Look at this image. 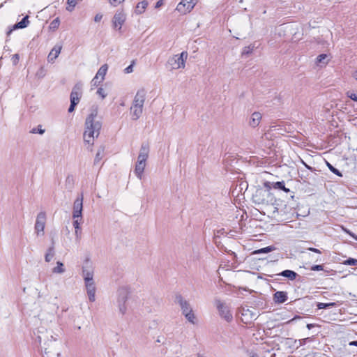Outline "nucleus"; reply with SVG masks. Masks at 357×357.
<instances>
[{
    "label": "nucleus",
    "mask_w": 357,
    "mask_h": 357,
    "mask_svg": "<svg viewBox=\"0 0 357 357\" xmlns=\"http://www.w3.org/2000/svg\"><path fill=\"white\" fill-rule=\"evenodd\" d=\"M217 308L218 309L220 315L225 319L227 322H229L232 320L233 316L228 307L225 303L218 301L217 302Z\"/></svg>",
    "instance_id": "nucleus-14"
},
{
    "label": "nucleus",
    "mask_w": 357,
    "mask_h": 357,
    "mask_svg": "<svg viewBox=\"0 0 357 357\" xmlns=\"http://www.w3.org/2000/svg\"><path fill=\"white\" fill-rule=\"evenodd\" d=\"M282 190L284 191L285 192H290V190L289 188H287L285 186L284 188L282 189Z\"/></svg>",
    "instance_id": "nucleus-57"
},
{
    "label": "nucleus",
    "mask_w": 357,
    "mask_h": 357,
    "mask_svg": "<svg viewBox=\"0 0 357 357\" xmlns=\"http://www.w3.org/2000/svg\"><path fill=\"white\" fill-rule=\"evenodd\" d=\"M261 117L259 112L252 113L249 120V125L252 128H256L259 124Z\"/></svg>",
    "instance_id": "nucleus-17"
},
{
    "label": "nucleus",
    "mask_w": 357,
    "mask_h": 357,
    "mask_svg": "<svg viewBox=\"0 0 357 357\" xmlns=\"http://www.w3.org/2000/svg\"><path fill=\"white\" fill-rule=\"evenodd\" d=\"M66 269L64 268V265L61 261L56 262V266L52 268L53 273H59L62 274L65 272Z\"/></svg>",
    "instance_id": "nucleus-27"
},
{
    "label": "nucleus",
    "mask_w": 357,
    "mask_h": 357,
    "mask_svg": "<svg viewBox=\"0 0 357 357\" xmlns=\"http://www.w3.org/2000/svg\"><path fill=\"white\" fill-rule=\"evenodd\" d=\"M272 186L273 188L275 189H279V190H282L283 188H284V181H277V182H274V183H272Z\"/></svg>",
    "instance_id": "nucleus-33"
},
{
    "label": "nucleus",
    "mask_w": 357,
    "mask_h": 357,
    "mask_svg": "<svg viewBox=\"0 0 357 357\" xmlns=\"http://www.w3.org/2000/svg\"><path fill=\"white\" fill-rule=\"evenodd\" d=\"M176 303L180 306L181 313L185 318L191 324H196V316L190 303L185 300L181 294L176 296Z\"/></svg>",
    "instance_id": "nucleus-4"
},
{
    "label": "nucleus",
    "mask_w": 357,
    "mask_h": 357,
    "mask_svg": "<svg viewBox=\"0 0 357 357\" xmlns=\"http://www.w3.org/2000/svg\"><path fill=\"white\" fill-rule=\"evenodd\" d=\"M354 77L357 80V70L354 73Z\"/></svg>",
    "instance_id": "nucleus-58"
},
{
    "label": "nucleus",
    "mask_w": 357,
    "mask_h": 357,
    "mask_svg": "<svg viewBox=\"0 0 357 357\" xmlns=\"http://www.w3.org/2000/svg\"><path fill=\"white\" fill-rule=\"evenodd\" d=\"M305 166L306 167V168H307L308 169L312 171L313 170V168L309 165H307L306 163H304Z\"/></svg>",
    "instance_id": "nucleus-56"
},
{
    "label": "nucleus",
    "mask_w": 357,
    "mask_h": 357,
    "mask_svg": "<svg viewBox=\"0 0 357 357\" xmlns=\"http://www.w3.org/2000/svg\"><path fill=\"white\" fill-rule=\"evenodd\" d=\"M126 20V15L124 12L123 10H117L112 18L113 28L120 31Z\"/></svg>",
    "instance_id": "nucleus-12"
},
{
    "label": "nucleus",
    "mask_w": 357,
    "mask_h": 357,
    "mask_svg": "<svg viewBox=\"0 0 357 357\" xmlns=\"http://www.w3.org/2000/svg\"><path fill=\"white\" fill-rule=\"evenodd\" d=\"M82 275L84 282L94 281L93 272L92 271L86 270L85 268H83Z\"/></svg>",
    "instance_id": "nucleus-23"
},
{
    "label": "nucleus",
    "mask_w": 357,
    "mask_h": 357,
    "mask_svg": "<svg viewBox=\"0 0 357 357\" xmlns=\"http://www.w3.org/2000/svg\"><path fill=\"white\" fill-rule=\"evenodd\" d=\"M310 269L314 271H322V270H324V266L323 265H313L311 266Z\"/></svg>",
    "instance_id": "nucleus-42"
},
{
    "label": "nucleus",
    "mask_w": 357,
    "mask_h": 357,
    "mask_svg": "<svg viewBox=\"0 0 357 357\" xmlns=\"http://www.w3.org/2000/svg\"><path fill=\"white\" fill-rule=\"evenodd\" d=\"M326 165H327V167H328V169H330V171L332 172L333 174H335V175L340 176V177L342 176V173L337 169L334 167L331 163H329L328 162H326Z\"/></svg>",
    "instance_id": "nucleus-29"
},
{
    "label": "nucleus",
    "mask_w": 357,
    "mask_h": 357,
    "mask_svg": "<svg viewBox=\"0 0 357 357\" xmlns=\"http://www.w3.org/2000/svg\"><path fill=\"white\" fill-rule=\"evenodd\" d=\"M128 298V291L126 288H121L118 291V305L119 311L122 314H124L126 312V303Z\"/></svg>",
    "instance_id": "nucleus-8"
},
{
    "label": "nucleus",
    "mask_w": 357,
    "mask_h": 357,
    "mask_svg": "<svg viewBox=\"0 0 357 357\" xmlns=\"http://www.w3.org/2000/svg\"><path fill=\"white\" fill-rule=\"evenodd\" d=\"M36 342H38L40 346H41V343H42V337L38 335L36 339Z\"/></svg>",
    "instance_id": "nucleus-51"
},
{
    "label": "nucleus",
    "mask_w": 357,
    "mask_h": 357,
    "mask_svg": "<svg viewBox=\"0 0 357 357\" xmlns=\"http://www.w3.org/2000/svg\"><path fill=\"white\" fill-rule=\"evenodd\" d=\"M349 344L350 346H356V347H357V341H356V340L355 341H351V342H349Z\"/></svg>",
    "instance_id": "nucleus-53"
},
{
    "label": "nucleus",
    "mask_w": 357,
    "mask_h": 357,
    "mask_svg": "<svg viewBox=\"0 0 357 357\" xmlns=\"http://www.w3.org/2000/svg\"><path fill=\"white\" fill-rule=\"evenodd\" d=\"M273 199V196L269 190L257 189L252 195V200L256 204H268Z\"/></svg>",
    "instance_id": "nucleus-6"
},
{
    "label": "nucleus",
    "mask_w": 357,
    "mask_h": 357,
    "mask_svg": "<svg viewBox=\"0 0 357 357\" xmlns=\"http://www.w3.org/2000/svg\"><path fill=\"white\" fill-rule=\"evenodd\" d=\"M79 225L80 222H79L78 218L75 219V220L73 221V226L75 229H79Z\"/></svg>",
    "instance_id": "nucleus-44"
},
{
    "label": "nucleus",
    "mask_w": 357,
    "mask_h": 357,
    "mask_svg": "<svg viewBox=\"0 0 357 357\" xmlns=\"http://www.w3.org/2000/svg\"><path fill=\"white\" fill-rule=\"evenodd\" d=\"M102 18V15L101 14H96V16L94 17V21L96 22H100Z\"/></svg>",
    "instance_id": "nucleus-45"
},
{
    "label": "nucleus",
    "mask_w": 357,
    "mask_h": 357,
    "mask_svg": "<svg viewBox=\"0 0 357 357\" xmlns=\"http://www.w3.org/2000/svg\"><path fill=\"white\" fill-rule=\"evenodd\" d=\"M82 82H77L73 86L70 96V105L68 108V112H73L77 105L79 102L82 96Z\"/></svg>",
    "instance_id": "nucleus-5"
},
{
    "label": "nucleus",
    "mask_w": 357,
    "mask_h": 357,
    "mask_svg": "<svg viewBox=\"0 0 357 357\" xmlns=\"http://www.w3.org/2000/svg\"><path fill=\"white\" fill-rule=\"evenodd\" d=\"M301 319V317L300 316H295L294 318H292L291 319H290L288 323H291L293 321H294L296 319Z\"/></svg>",
    "instance_id": "nucleus-52"
},
{
    "label": "nucleus",
    "mask_w": 357,
    "mask_h": 357,
    "mask_svg": "<svg viewBox=\"0 0 357 357\" xmlns=\"http://www.w3.org/2000/svg\"><path fill=\"white\" fill-rule=\"evenodd\" d=\"M73 178L72 176H68L66 178V183L70 184V183H73Z\"/></svg>",
    "instance_id": "nucleus-48"
},
{
    "label": "nucleus",
    "mask_w": 357,
    "mask_h": 357,
    "mask_svg": "<svg viewBox=\"0 0 357 357\" xmlns=\"http://www.w3.org/2000/svg\"><path fill=\"white\" fill-rule=\"evenodd\" d=\"M97 93L101 96V98L103 99L107 96V93H105V90L102 88H99L97 90Z\"/></svg>",
    "instance_id": "nucleus-40"
},
{
    "label": "nucleus",
    "mask_w": 357,
    "mask_h": 357,
    "mask_svg": "<svg viewBox=\"0 0 357 357\" xmlns=\"http://www.w3.org/2000/svg\"><path fill=\"white\" fill-rule=\"evenodd\" d=\"M145 99L146 91L144 89L138 90L130 107V112L133 120H137L142 114Z\"/></svg>",
    "instance_id": "nucleus-3"
},
{
    "label": "nucleus",
    "mask_w": 357,
    "mask_h": 357,
    "mask_svg": "<svg viewBox=\"0 0 357 357\" xmlns=\"http://www.w3.org/2000/svg\"><path fill=\"white\" fill-rule=\"evenodd\" d=\"M328 56L326 54H321L317 57V63H324L326 64V61L325 60L327 59Z\"/></svg>",
    "instance_id": "nucleus-35"
},
{
    "label": "nucleus",
    "mask_w": 357,
    "mask_h": 357,
    "mask_svg": "<svg viewBox=\"0 0 357 357\" xmlns=\"http://www.w3.org/2000/svg\"><path fill=\"white\" fill-rule=\"evenodd\" d=\"M103 80H101L100 78L98 77V76H95L91 81V83L93 86H98Z\"/></svg>",
    "instance_id": "nucleus-36"
},
{
    "label": "nucleus",
    "mask_w": 357,
    "mask_h": 357,
    "mask_svg": "<svg viewBox=\"0 0 357 357\" xmlns=\"http://www.w3.org/2000/svg\"><path fill=\"white\" fill-rule=\"evenodd\" d=\"M336 304L335 303H317V307L318 309H326L331 307H334Z\"/></svg>",
    "instance_id": "nucleus-28"
},
{
    "label": "nucleus",
    "mask_w": 357,
    "mask_h": 357,
    "mask_svg": "<svg viewBox=\"0 0 357 357\" xmlns=\"http://www.w3.org/2000/svg\"><path fill=\"white\" fill-rule=\"evenodd\" d=\"M125 0H109L110 4L114 7L119 6L120 3L123 2Z\"/></svg>",
    "instance_id": "nucleus-43"
},
{
    "label": "nucleus",
    "mask_w": 357,
    "mask_h": 357,
    "mask_svg": "<svg viewBox=\"0 0 357 357\" xmlns=\"http://www.w3.org/2000/svg\"><path fill=\"white\" fill-rule=\"evenodd\" d=\"M188 57L187 52H182L180 54H176L168 59L167 63L172 70L184 68L185 61Z\"/></svg>",
    "instance_id": "nucleus-7"
},
{
    "label": "nucleus",
    "mask_w": 357,
    "mask_h": 357,
    "mask_svg": "<svg viewBox=\"0 0 357 357\" xmlns=\"http://www.w3.org/2000/svg\"><path fill=\"white\" fill-rule=\"evenodd\" d=\"M82 209H83V195L77 197L73 204V219L80 218L82 219Z\"/></svg>",
    "instance_id": "nucleus-13"
},
{
    "label": "nucleus",
    "mask_w": 357,
    "mask_h": 357,
    "mask_svg": "<svg viewBox=\"0 0 357 357\" xmlns=\"http://www.w3.org/2000/svg\"><path fill=\"white\" fill-rule=\"evenodd\" d=\"M12 62L13 65H17L20 60V55L18 54H15L12 56Z\"/></svg>",
    "instance_id": "nucleus-39"
},
{
    "label": "nucleus",
    "mask_w": 357,
    "mask_h": 357,
    "mask_svg": "<svg viewBox=\"0 0 357 357\" xmlns=\"http://www.w3.org/2000/svg\"><path fill=\"white\" fill-rule=\"evenodd\" d=\"M163 4V1L162 0H159L156 2L155 3V8H160L162 5Z\"/></svg>",
    "instance_id": "nucleus-47"
},
{
    "label": "nucleus",
    "mask_w": 357,
    "mask_h": 357,
    "mask_svg": "<svg viewBox=\"0 0 357 357\" xmlns=\"http://www.w3.org/2000/svg\"><path fill=\"white\" fill-rule=\"evenodd\" d=\"M254 48H255V46L252 45H250L249 46H247V47H245L243 49L242 55L243 56L249 55L250 54H251Z\"/></svg>",
    "instance_id": "nucleus-30"
},
{
    "label": "nucleus",
    "mask_w": 357,
    "mask_h": 357,
    "mask_svg": "<svg viewBox=\"0 0 357 357\" xmlns=\"http://www.w3.org/2000/svg\"><path fill=\"white\" fill-rule=\"evenodd\" d=\"M342 230L349 236H351L353 238H354L356 241H357V235H356L354 233L351 231L349 229L342 227Z\"/></svg>",
    "instance_id": "nucleus-38"
},
{
    "label": "nucleus",
    "mask_w": 357,
    "mask_h": 357,
    "mask_svg": "<svg viewBox=\"0 0 357 357\" xmlns=\"http://www.w3.org/2000/svg\"><path fill=\"white\" fill-rule=\"evenodd\" d=\"M107 70L108 66L107 64H104L99 68L96 75L100 78L101 80H104Z\"/></svg>",
    "instance_id": "nucleus-26"
},
{
    "label": "nucleus",
    "mask_w": 357,
    "mask_h": 357,
    "mask_svg": "<svg viewBox=\"0 0 357 357\" xmlns=\"http://www.w3.org/2000/svg\"><path fill=\"white\" fill-rule=\"evenodd\" d=\"M29 24V16L28 15H26L25 17H24L22 18V20L16 23L15 24H14V26H13V29H10L8 32V34H10L13 30H15V29H24V28H26Z\"/></svg>",
    "instance_id": "nucleus-18"
},
{
    "label": "nucleus",
    "mask_w": 357,
    "mask_h": 357,
    "mask_svg": "<svg viewBox=\"0 0 357 357\" xmlns=\"http://www.w3.org/2000/svg\"><path fill=\"white\" fill-rule=\"evenodd\" d=\"M278 275L287 278L289 280L293 281V280H296V278L298 276V274L294 271L287 269V270H284V271H282L281 273H280L278 274Z\"/></svg>",
    "instance_id": "nucleus-20"
},
{
    "label": "nucleus",
    "mask_w": 357,
    "mask_h": 357,
    "mask_svg": "<svg viewBox=\"0 0 357 357\" xmlns=\"http://www.w3.org/2000/svg\"><path fill=\"white\" fill-rule=\"evenodd\" d=\"M344 265L347 266H357V259L354 258H349L347 260L344 261L342 263Z\"/></svg>",
    "instance_id": "nucleus-32"
},
{
    "label": "nucleus",
    "mask_w": 357,
    "mask_h": 357,
    "mask_svg": "<svg viewBox=\"0 0 357 357\" xmlns=\"http://www.w3.org/2000/svg\"><path fill=\"white\" fill-rule=\"evenodd\" d=\"M46 222V213L44 211L38 213L34 226L35 231L38 236L44 234V229Z\"/></svg>",
    "instance_id": "nucleus-9"
},
{
    "label": "nucleus",
    "mask_w": 357,
    "mask_h": 357,
    "mask_svg": "<svg viewBox=\"0 0 357 357\" xmlns=\"http://www.w3.org/2000/svg\"><path fill=\"white\" fill-rule=\"evenodd\" d=\"M196 3L197 0H181L176 10L181 14H186L193 9Z\"/></svg>",
    "instance_id": "nucleus-10"
},
{
    "label": "nucleus",
    "mask_w": 357,
    "mask_h": 357,
    "mask_svg": "<svg viewBox=\"0 0 357 357\" xmlns=\"http://www.w3.org/2000/svg\"><path fill=\"white\" fill-rule=\"evenodd\" d=\"M270 184H271L270 183L266 182V183H265V186L268 187V188H270V186H269Z\"/></svg>",
    "instance_id": "nucleus-59"
},
{
    "label": "nucleus",
    "mask_w": 357,
    "mask_h": 357,
    "mask_svg": "<svg viewBox=\"0 0 357 357\" xmlns=\"http://www.w3.org/2000/svg\"><path fill=\"white\" fill-rule=\"evenodd\" d=\"M308 250L312 251L315 253H319V254L321 253V251L319 250L314 248H309Z\"/></svg>",
    "instance_id": "nucleus-49"
},
{
    "label": "nucleus",
    "mask_w": 357,
    "mask_h": 357,
    "mask_svg": "<svg viewBox=\"0 0 357 357\" xmlns=\"http://www.w3.org/2000/svg\"><path fill=\"white\" fill-rule=\"evenodd\" d=\"M41 348H42V349H44V352H45V354H48V353L50 352V351H47V349H48V348H47V347H42V346H41Z\"/></svg>",
    "instance_id": "nucleus-55"
},
{
    "label": "nucleus",
    "mask_w": 357,
    "mask_h": 357,
    "mask_svg": "<svg viewBox=\"0 0 357 357\" xmlns=\"http://www.w3.org/2000/svg\"><path fill=\"white\" fill-rule=\"evenodd\" d=\"M306 326H307V328L309 330H310L311 328H312L313 327H314V324H307Z\"/></svg>",
    "instance_id": "nucleus-54"
},
{
    "label": "nucleus",
    "mask_w": 357,
    "mask_h": 357,
    "mask_svg": "<svg viewBox=\"0 0 357 357\" xmlns=\"http://www.w3.org/2000/svg\"><path fill=\"white\" fill-rule=\"evenodd\" d=\"M347 96L352 100L357 102V93L347 92Z\"/></svg>",
    "instance_id": "nucleus-41"
},
{
    "label": "nucleus",
    "mask_w": 357,
    "mask_h": 357,
    "mask_svg": "<svg viewBox=\"0 0 357 357\" xmlns=\"http://www.w3.org/2000/svg\"><path fill=\"white\" fill-rule=\"evenodd\" d=\"M105 153V147L101 146L99 147L94 159V164H98L103 158Z\"/></svg>",
    "instance_id": "nucleus-24"
},
{
    "label": "nucleus",
    "mask_w": 357,
    "mask_h": 357,
    "mask_svg": "<svg viewBox=\"0 0 357 357\" xmlns=\"http://www.w3.org/2000/svg\"><path fill=\"white\" fill-rule=\"evenodd\" d=\"M61 50V46L55 45L53 49L51 50L48 55V61L53 62L54 59L59 56Z\"/></svg>",
    "instance_id": "nucleus-19"
},
{
    "label": "nucleus",
    "mask_w": 357,
    "mask_h": 357,
    "mask_svg": "<svg viewBox=\"0 0 357 357\" xmlns=\"http://www.w3.org/2000/svg\"><path fill=\"white\" fill-rule=\"evenodd\" d=\"M85 283L86 290L87 295L89 296V299L91 302H94L96 301V287L94 281L86 282Z\"/></svg>",
    "instance_id": "nucleus-15"
},
{
    "label": "nucleus",
    "mask_w": 357,
    "mask_h": 357,
    "mask_svg": "<svg viewBox=\"0 0 357 357\" xmlns=\"http://www.w3.org/2000/svg\"><path fill=\"white\" fill-rule=\"evenodd\" d=\"M275 250V247L273 245L267 246L257 250H255L252 254L253 255H257V254H266L271 252L272 251H274Z\"/></svg>",
    "instance_id": "nucleus-25"
},
{
    "label": "nucleus",
    "mask_w": 357,
    "mask_h": 357,
    "mask_svg": "<svg viewBox=\"0 0 357 357\" xmlns=\"http://www.w3.org/2000/svg\"><path fill=\"white\" fill-rule=\"evenodd\" d=\"M45 132V130L42 129V128H39L38 130H36V128H33L31 131V132L33 133H39V134H43Z\"/></svg>",
    "instance_id": "nucleus-46"
},
{
    "label": "nucleus",
    "mask_w": 357,
    "mask_h": 357,
    "mask_svg": "<svg viewBox=\"0 0 357 357\" xmlns=\"http://www.w3.org/2000/svg\"><path fill=\"white\" fill-rule=\"evenodd\" d=\"M51 340L56 341V339L53 337V335H51Z\"/></svg>",
    "instance_id": "nucleus-60"
},
{
    "label": "nucleus",
    "mask_w": 357,
    "mask_h": 357,
    "mask_svg": "<svg viewBox=\"0 0 357 357\" xmlns=\"http://www.w3.org/2000/svg\"><path fill=\"white\" fill-rule=\"evenodd\" d=\"M257 317V313L255 308L243 307L241 310V320L245 324H249Z\"/></svg>",
    "instance_id": "nucleus-11"
},
{
    "label": "nucleus",
    "mask_w": 357,
    "mask_h": 357,
    "mask_svg": "<svg viewBox=\"0 0 357 357\" xmlns=\"http://www.w3.org/2000/svg\"><path fill=\"white\" fill-rule=\"evenodd\" d=\"M97 115V109H93L85 121V130L83 135L84 141L91 146L93 145L95 138L99 136L102 128L100 121L96 120Z\"/></svg>",
    "instance_id": "nucleus-1"
},
{
    "label": "nucleus",
    "mask_w": 357,
    "mask_h": 357,
    "mask_svg": "<svg viewBox=\"0 0 357 357\" xmlns=\"http://www.w3.org/2000/svg\"><path fill=\"white\" fill-rule=\"evenodd\" d=\"M287 298L286 291H278L273 294V301L275 303H283L287 301Z\"/></svg>",
    "instance_id": "nucleus-16"
},
{
    "label": "nucleus",
    "mask_w": 357,
    "mask_h": 357,
    "mask_svg": "<svg viewBox=\"0 0 357 357\" xmlns=\"http://www.w3.org/2000/svg\"><path fill=\"white\" fill-rule=\"evenodd\" d=\"M78 1V0H68L67 3L68 4L69 7H67L66 9L71 12Z\"/></svg>",
    "instance_id": "nucleus-34"
},
{
    "label": "nucleus",
    "mask_w": 357,
    "mask_h": 357,
    "mask_svg": "<svg viewBox=\"0 0 357 357\" xmlns=\"http://www.w3.org/2000/svg\"><path fill=\"white\" fill-rule=\"evenodd\" d=\"M148 6V1L146 0H143L139 2L135 8V13L137 15H140L143 13L146 8Z\"/></svg>",
    "instance_id": "nucleus-22"
},
{
    "label": "nucleus",
    "mask_w": 357,
    "mask_h": 357,
    "mask_svg": "<svg viewBox=\"0 0 357 357\" xmlns=\"http://www.w3.org/2000/svg\"><path fill=\"white\" fill-rule=\"evenodd\" d=\"M59 24H60L59 19V17H56V19H54V20H52L51 22V23L50 24V29L52 30H55L59 27Z\"/></svg>",
    "instance_id": "nucleus-31"
},
{
    "label": "nucleus",
    "mask_w": 357,
    "mask_h": 357,
    "mask_svg": "<svg viewBox=\"0 0 357 357\" xmlns=\"http://www.w3.org/2000/svg\"><path fill=\"white\" fill-rule=\"evenodd\" d=\"M55 255L54 250V243L52 241V245L47 249L46 254L45 255V261L46 262H50Z\"/></svg>",
    "instance_id": "nucleus-21"
},
{
    "label": "nucleus",
    "mask_w": 357,
    "mask_h": 357,
    "mask_svg": "<svg viewBox=\"0 0 357 357\" xmlns=\"http://www.w3.org/2000/svg\"><path fill=\"white\" fill-rule=\"evenodd\" d=\"M135 65V61H132L131 64L124 69V73L126 74L130 73L133 71V66Z\"/></svg>",
    "instance_id": "nucleus-37"
},
{
    "label": "nucleus",
    "mask_w": 357,
    "mask_h": 357,
    "mask_svg": "<svg viewBox=\"0 0 357 357\" xmlns=\"http://www.w3.org/2000/svg\"><path fill=\"white\" fill-rule=\"evenodd\" d=\"M149 146L146 143H143L141 145L139 153L137 157V161L135 165L134 173L135 176L139 178L142 179L143 173L146 165V160L149 158Z\"/></svg>",
    "instance_id": "nucleus-2"
},
{
    "label": "nucleus",
    "mask_w": 357,
    "mask_h": 357,
    "mask_svg": "<svg viewBox=\"0 0 357 357\" xmlns=\"http://www.w3.org/2000/svg\"><path fill=\"white\" fill-rule=\"evenodd\" d=\"M75 229V234L76 238L78 239L80 238L81 232H80L79 229Z\"/></svg>",
    "instance_id": "nucleus-50"
}]
</instances>
